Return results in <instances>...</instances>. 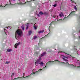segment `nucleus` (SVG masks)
<instances>
[{
  "label": "nucleus",
  "instance_id": "obj_1",
  "mask_svg": "<svg viewBox=\"0 0 80 80\" xmlns=\"http://www.w3.org/2000/svg\"><path fill=\"white\" fill-rule=\"evenodd\" d=\"M65 53L66 54L65 56L63 55H60V57H62L63 60H64V61H65V62H60V61L58 60H56V61H57V62H59V63H60V64H61V65H65V66H66L68 67H70V68H71L73 67H76V66H74V65H73V64L71 65L70 64H69V63L68 62V60L65 58H67V59H68V58H71V57H72L69 54H67L66 53Z\"/></svg>",
  "mask_w": 80,
  "mask_h": 80
},
{
  "label": "nucleus",
  "instance_id": "obj_2",
  "mask_svg": "<svg viewBox=\"0 0 80 80\" xmlns=\"http://www.w3.org/2000/svg\"><path fill=\"white\" fill-rule=\"evenodd\" d=\"M45 54H46V52H44L43 53H42L41 55H39V58L35 62V64L36 65V66H38V64H39L41 67V68H42V67H44V63H43V62H41V61L42 60V57H43Z\"/></svg>",
  "mask_w": 80,
  "mask_h": 80
},
{
  "label": "nucleus",
  "instance_id": "obj_3",
  "mask_svg": "<svg viewBox=\"0 0 80 80\" xmlns=\"http://www.w3.org/2000/svg\"><path fill=\"white\" fill-rule=\"evenodd\" d=\"M23 35V32L21 30L18 29L16 31L15 33V37L17 40L19 39V37Z\"/></svg>",
  "mask_w": 80,
  "mask_h": 80
},
{
  "label": "nucleus",
  "instance_id": "obj_4",
  "mask_svg": "<svg viewBox=\"0 0 80 80\" xmlns=\"http://www.w3.org/2000/svg\"><path fill=\"white\" fill-rule=\"evenodd\" d=\"M33 72L30 75H28L25 78H29L30 77V76L32 75H33V76H35V75H37L38 73H40V71H39V69L38 71H37L35 69H33L32 70Z\"/></svg>",
  "mask_w": 80,
  "mask_h": 80
},
{
  "label": "nucleus",
  "instance_id": "obj_5",
  "mask_svg": "<svg viewBox=\"0 0 80 80\" xmlns=\"http://www.w3.org/2000/svg\"><path fill=\"white\" fill-rule=\"evenodd\" d=\"M15 0H9V3H8L7 5L4 6L2 5V3L1 4H0V7H6L7 5H14V4H15Z\"/></svg>",
  "mask_w": 80,
  "mask_h": 80
},
{
  "label": "nucleus",
  "instance_id": "obj_6",
  "mask_svg": "<svg viewBox=\"0 0 80 80\" xmlns=\"http://www.w3.org/2000/svg\"><path fill=\"white\" fill-rule=\"evenodd\" d=\"M72 35L75 38H76L77 39H80V32L78 34H72Z\"/></svg>",
  "mask_w": 80,
  "mask_h": 80
},
{
  "label": "nucleus",
  "instance_id": "obj_7",
  "mask_svg": "<svg viewBox=\"0 0 80 80\" xmlns=\"http://www.w3.org/2000/svg\"><path fill=\"white\" fill-rule=\"evenodd\" d=\"M75 12V11L72 12L70 13L69 16H68L67 17H65L64 18L63 20L65 19V18H67V17H69V16H70V17H72V16H73V15H75V13H74Z\"/></svg>",
  "mask_w": 80,
  "mask_h": 80
},
{
  "label": "nucleus",
  "instance_id": "obj_8",
  "mask_svg": "<svg viewBox=\"0 0 80 80\" xmlns=\"http://www.w3.org/2000/svg\"><path fill=\"white\" fill-rule=\"evenodd\" d=\"M14 73H12V76H11V78H12L11 80H20V78H21V77H18L16 78H14V79H13L12 77H13V76H14Z\"/></svg>",
  "mask_w": 80,
  "mask_h": 80
},
{
  "label": "nucleus",
  "instance_id": "obj_9",
  "mask_svg": "<svg viewBox=\"0 0 80 80\" xmlns=\"http://www.w3.org/2000/svg\"><path fill=\"white\" fill-rule=\"evenodd\" d=\"M43 68L42 69H39V72H42V71H44V70H46V68H47V66H45V67H43Z\"/></svg>",
  "mask_w": 80,
  "mask_h": 80
},
{
  "label": "nucleus",
  "instance_id": "obj_10",
  "mask_svg": "<svg viewBox=\"0 0 80 80\" xmlns=\"http://www.w3.org/2000/svg\"><path fill=\"white\" fill-rule=\"evenodd\" d=\"M20 44V42H19L18 43H16L14 46L15 48H17V47H18Z\"/></svg>",
  "mask_w": 80,
  "mask_h": 80
},
{
  "label": "nucleus",
  "instance_id": "obj_11",
  "mask_svg": "<svg viewBox=\"0 0 80 80\" xmlns=\"http://www.w3.org/2000/svg\"><path fill=\"white\" fill-rule=\"evenodd\" d=\"M34 27L35 30H37V28H38V26L36 24H34Z\"/></svg>",
  "mask_w": 80,
  "mask_h": 80
},
{
  "label": "nucleus",
  "instance_id": "obj_12",
  "mask_svg": "<svg viewBox=\"0 0 80 80\" xmlns=\"http://www.w3.org/2000/svg\"><path fill=\"white\" fill-rule=\"evenodd\" d=\"M59 16L60 17H64V15H63L62 12H61L59 14Z\"/></svg>",
  "mask_w": 80,
  "mask_h": 80
},
{
  "label": "nucleus",
  "instance_id": "obj_13",
  "mask_svg": "<svg viewBox=\"0 0 80 80\" xmlns=\"http://www.w3.org/2000/svg\"><path fill=\"white\" fill-rule=\"evenodd\" d=\"M26 29L28 30V27L29 26V23H28L26 24Z\"/></svg>",
  "mask_w": 80,
  "mask_h": 80
},
{
  "label": "nucleus",
  "instance_id": "obj_14",
  "mask_svg": "<svg viewBox=\"0 0 80 80\" xmlns=\"http://www.w3.org/2000/svg\"><path fill=\"white\" fill-rule=\"evenodd\" d=\"M4 32L6 35H7V34H8V32L7 31V30H6L5 29H4Z\"/></svg>",
  "mask_w": 80,
  "mask_h": 80
},
{
  "label": "nucleus",
  "instance_id": "obj_15",
  "mask_svg": "<svg viewBox=\"0 0 80 80\" xmlns=\"http://www.w3.org/2000/svg\"><path fill=\"white\" fill-rule=\"evenodd\" d=\"M45 31L44 30L40 31L39 32H38V33L40 34V33H43Z\"/></svg>",
  "mask_w": 80,
  "mask_h": 80
},
{
  "label": "nucleus",
  "instance_id": "obj_16",
  "mask_svg": "<svg viewBox=\"0 0 80 80\" xmlns=\"http://www.w3.org/2000/svg\"><path fill=\"white\" fill-rule=\"evenodd\" d=\"M57 2L56 1L55 2V4H54L52 5V6L53 7H57Z\"/></svg>",
  "mask_w": 80,
  "mask_h": 80
},
{
  "label": "nucleus",
  "instance_id": "obj_17",
  "mask_svg": "<svg viewBox=\"0 0 80 80\" xmlns=\"http://www.w3.org/2000/svg\"><path fill=\"white\" fill-rule=\"evenodd\" d=\"M39 15H43L44 14V13L43 12H42L41 11L39 12Z\"/></svg>",
  "mask_w": 80,
  "mask_h": 80
},
{
  "label": "nucleus",
  "instance_id": "obj_18",
  "mask_svg": "<svg viewBox=\"0 0 80 80\" xmlns=\"http://www.w3.org/2000/svg\"><path fill=\"white\" fill-rule=\"evenodd\" d=\"M44 15L47 16L48 15V13L47 12H45L44 13Z\"/></svg>",
  "mask_w": 80,
  "mask_h": 80
},
{
  "label": "nucleus",
  "instance_id": "obj_19",
  "mask_svg": "<svg viewBox=\"0 0 80 80\" xmlns=\"http://www.w3.org/2000/svg\"><path fill=\"white\" fill-rule=\"evenodd\" d=\"M12 50L11 49H8L7 50V51L8 52H12Z\"/></svg>",
  "mask_w": 80,
  "mask_h": 80
},
{
  "label": "nucleus",
  "instance_id": "obj_20",
  "mask_svg": "<svg viewBox=\"0 0 80 80\" xmlns=\"http://www.w3.org/2000/svg\"><path fill=\"white\" fill-rule=\"evenodd\" d=\"M10 61H9V62L8 61H7L5 62V64H9V63H10Z\"/></svg>",
  "mask_w": 80,
  "mask_h": 80
},
{
  "label": "nucleus",
  "instance_id": "obj_21",
  "mask_svg": "<svg viewBox=\"0 0 80 80\" xmlns=\"http://www.w3.org/2000/svg\"><path fill=\"white\" fill-rule=\"evenodd\" d=\"M74 8L76 10H77V7L75 6H74Z\"/></svg>",
  "mask_w": 80,
  "mask_h": 80
},
{
  "label": "nucleus",
  "instance_id": "obj_22",
  "mask_svg": "<svg viewBox=\"0 0 80 80\" xmlns=\"http://www.w3.org/2000/svg\"><path fill=\"white\" fill-rule=\"evenodd\" d=\"M72 60H77V59L75 58L72 57Z\"/></svg>",
  "mask_w": 80,
  "mask_h": 80
},
{
  "label": "nucleus",
  "instance_id": "obj_23",
  "mask_svg": "<svg viewBox=\"0 0 80 80\" xmlns=\"http://www.w3.org/2000/svg\"><path fill=\"white\" fill-rule=\"evenodd\" d=\"M32 34V31H30L29 32V35H30Z\"/></svg>",
  "mask_w": 80,
  "mask_h": 80
},
{
  "label": "nucleus",
  "instance_id": "obj_24",
  "mask_svg": "<svg viewBox=\"0 0 80 80\" xmlns=\"http://www.w3.org/2000/svg\"><path fill=\"white\" fill-rule=\"evenodd\" d=\"M21 28L22 29V30H24V27L21 26Z\"/></svg>",
  "mask_w": 80,
  "mask_h": 80
},
{
  "label": "nucleus",
  "instance_id": "obj_25",
  "mask_svg": "<svg viewBox=\"0 0 80 80\" xmlns=\"http://www.w3.org/2000/svg\"><path fill=\"white\" fill-rule=\"evenodd\" d=\"M37 38V36H34L33 38V40H35V39H36V38Z\"/></svg>",
  "mask_w": 80,
  "mask_h": 80
},
{
  "label": "nucleus",
  "instance_id": "obj_26",
  "mask_svg": "<svg viewBox=\"0 0 80 80\" xmlns=\"http://www.w3.org/2000/svg\"><path fill=\"white\" fill-rule=\"evenodd\" d=\"M74 50H77V47L76 46H74Z\"/></svg>",
  "mask_w": 80,
  "mask_h": 80
},
{
  "label": "nucleus",
  "instance_id": "obj_27",
  "mask_svg": "<svg viewBox=\"0 0 80 80\" xmlns=\"http://www.w3.org/2000/svg\"><path fill=\"white\" fill-rule=\"evenodd\" d=\"M19 5H23V3L22 2H20L19 3Z\"/></svg>",
  "mask_w": 80,
  "mask_h": 80
},
{
  "label": "nucleus",
  "instance_id": "obj_28",
  "mask_svg": "<svg viewBox=\"0 0 80 80\" xmlns=\"http://www.w3.org/2000/svg\"><path fill=\"white\" fill-rule=\"evenodd\" d=\"M35 53L36 54V55H38L39 53V52H36Z\"/></svg>",
  "mask_w": 80,
  "mask_h": 80
},
{
  "label": "nucleus",
  "instance_id": "obj_29",
  "mask_svg": "<svg viewBox=\"0 0 80 80\" xmlns=\"http://www.w3.org/2000/svg\"><path fill=\"white\" fill-rule=\"evenodd\" d=\"M18 1L19 2H22V1H23V0H18Z\"/></svg>",
  "mask_w": 80,
  "mask_h": 80
},
{
  "label": "nucleus",
  "instance_id": "obj_30",
  "mask_svg": "<svg viewBox=\"0 0 80 80\" xmlns=\"http://www.w3.org/2000/svg\"><path fill=\"white\" fill-rule=\"evenodd\" d=\"M55 22V21H53L50 23V26H51V25H52V24L53 23V22Z\"/></svg>",
  "mask_w": 80,
  "mask_h": 80
},
{
  "label": "nucleus",
  "instance_id": "obj_31",
  "mask_svg": "<svg viewBox=\"0 0 80 80\" xmlns=\"http://www.w3.org/2000/svg\"><path fill=\"white\" fill-rule=\"evenodd\" d=\"M52 16V17L53 18H55V17H56L55 16Z\"/></svg>",
  "mask_w": 80,
  "mask_h": 80
},
{
  "label": "nucleus",
  "instance_id": "obj_32",
  "mask_svg": "<svg viewBox=\"0 0 80 80\" xmlns=\"http://www.w3.org/2000/svg\"><path fill=\"white\" fill-rule=\"evenodd\" d=\"M71 2H73L74 3H76L75 2H73V1H72V0H70Z\"/></svg>",
  "mask_w": 80,
  "mask_h": 80
},
{
  "label": "nucleus",
  "instance_id": "obj_33",
  "mask_svg": "<svg viewBox=\"0 0 80 80\" xmlns=\"http://www.w3.org/2000/svg\"><path fill=\"white\" fill-rule=\"evenodd\" d=\"M8 27L9 28V29H10L11 28H12V27L11 26H9Z\"/></svg>",
  "mask_w": 80,
  "mask_h": 80
},
{
  "label": "nucleus",
  "instance_id": "obj_34",
  "mask_svg": "<svg viewBox=\"0 0 80 80\" xmlns=\"http://www.w3.org/2000/svg\"><path fill=\"white\" fill-rule=\"evenodd\" d=\"M18 73H19V70H20V69H19V68H18Z\"/></svg>",
  "mask_w": 80,
  "mask_h": 80
},
{
  "label": "nucleus",
  "instance_id": "obj_35",
  "mask_svg": "<svg viewBox=\"0 0 80 80\" xmlns=\"http://www.w3.org/2000/svg\"><path fill=\"white\" fill-rule=\"evenodd\" d=\"M23 76H24V75H25V73H23Z\"/></svg>",
  "mask_w": 80,
  "mask_h": 80
},
{
  "label": "nucleus",
  "instance_id": "obj_36",
  "mask_svg": "<svg viewBox=\"0 0 80 80\" xmlns=\"http://www.w3.org/2000/svg\"><path fill=\"white\" fill-rule=\"evenodd\" d=\"M6 28L7 29H8V27H6Z\"/></svg>",
  "mask_w": 80,
  "mask_h": 80
},
{
  "label": "nucleus",
  "instance_id": "obj_37",
  "mask_svg": "<svg viewBox=\"0 0 80 80\" xmlns=\"http://www.w3.org/2000/svg\"><path fill=\"white\" fill-rule=\"evenodd\" d=\"M50 2V0L48 2Z\"/></svg>",
  "mask_w": 80,
  "mask_h": 80
},
{
  "label": "nucleus",
  "instance_id": "obj_38",
  "mask_svg": "<svg viewBox=\"0 0 80 80\" xmlns=\"http://www.w3.org/2000/svg\"><path fill=\"white\" fill-rule=\"evenodd\" d=\"M1 60H2V59H1Z\"/></svg>",
  "mask_w": 80,
  "mask_h": 80
},
{
  "label": "nucleus",
  "instance_id": "obj_39",
  "mask_svg": "<svg viewBox=\"0 0 80 80\" xmlns=\"http://www.w3.org/2000/svg\"><path fill=\"white\" fill-rule=\"evenodd\" d=\"M44 38V37H43V38Z\"/></svg>",
  "mask_w": 80,
  "mask_h": 80
},
{
  "label": "nucleus",
  "instance_id": "obj_40",
  "mask_svg": "<svg viewBox=\"0 0 80 80\" xmlns=\"http://www.w3.org/2000/svg\"><path fill=\"white\" fill-rule=\"evenodd\" d=\"M39 15H38V16H39Z\"/></svg>",
  "mask_w": 80,
  "mask_h": 80
},
{
  "label": "nucleus",
  "instance_id": "obj_41",
  "mask_svg": "<svg viewBox=\"0 0 80 80\" xmlns=\"http://www.w3.org/2000/svg\"><path fill=\"white\" fill-rule=\"evenodd\" d=\"M31 24H32V23H31Z\"/></svg>",
  "mask_w": 80,
  "mask_h": 80
},
{
  "label": "nucleus",
  "instance_id": "obj_42",
  "mask_svg": "<svg viewBox=\"0 0 80 80\" xmlns=\"http://www.w3.org/2000/svg\"><path fill=\"white\" fill-rule=\"evenodd\" d=\"M39 49V48H38V49Z\"/></svg>",
  "mask_w": 80,
  "mask_h": 80
},
{
  "label": "nucleus",
  "instance_id": "obj_43",
  "mask_svg": "<svg viewBox=\"0 0 80 80\" xmlns=\"http://www.w3.org/2000/svg\"><path fill=\"white\" fill-rule=\"evenodd\" d=\"M58 53H60V52H58Z\"/></svg>",
  "mask_w": 80,
  "mask_h": 80
},
{
  "label": "nucleus",
  "instance_id": "obj_44",
  "mask_svg": "<svg viewBox=\"0 0 80 80\" xmlns=\"http://www.w3.org/2000/svg\"><path fill=\"white\" fill-rule=\"evenodd\" d=\"M35 24H36V23H35Z\"/></svg>",
  "mask_w": 80,
  "mask_h": 80
},
{
  "label": "nucleus",
  "instance_id": "obj_45",
  "mask_svg": "<svg viewBox=\"0 0 80 80\" xmlns=\"http://www.w3.org/2000/svg\"><path fill=\"white\" fill-rule=\"evenodd\" d=\"M23 78H25V77H23Z\"/></svg>",
  "mask_w": 80,
  "mask_h": 80
},
{
  "label": "nucleus",
  "instance_id": "obj_46",
  "mask_svg": "<svg viewBox=\"0 0 80 80\" xmlns=\"http://www.w3.org/2000/svg\"><path fill=\"white\" fill-rule=\"evenodd\" d=\"M80 31H79V32H80Z\"/></svg>",
  "mask_w": 80,
  "mask_h": 80
},
{
  "label": "nucleus",
  "instance_id": "obj_47",
  "mask_svg": "<svg viewBox=\"0 0 80 80\" xmlns=\"http://www.w3.org/2000/svg\"><path fill=\"white\" fill-rule=\"evenodd\" d=\"M22 25H23V24Z\"/></svg>",
  "mask_w": 80,
  "mask_h": 80
},
{
  "label": "nucleus",
  "instance_id": "obj_48",
  "mask_svg": "<svg viewBox=\"0 0 80 80\" xmlns=\"http://www.w3.org/2000/svg\"><path fill=\"white\" fill-rule=\"evenodd\" d=\"M61 20H62V19H61Z\"/></svg>",
  "mask_w": 80,
  "mask_h": 80
},
{
  "label": "nucleus",
  "instance_id": "obj_49",
  "mask_svg": "<svg viewBox=\"0 0 80 80\" xmlns=\"http://www.w3.org/2000/svg\"><path fill=\"white\" fill-rule=\"evenodd\" d=\"M6 53H7V52H6Z\"/></svg>",
  "mask_w": 80,
  "mask_h": 80
}]
</instances>
